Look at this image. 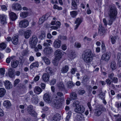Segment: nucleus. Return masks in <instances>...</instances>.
<instances>
[{"label":"nucleus","instance_id":"nucleus-1","mask_svg":"<svg viewBox=\"0 0 121 121\" xmlns=\"http://www.w3.org/2000/svg\"><path fill=\"white\" fill-rule=\"evenodd\" d=\"M117 8L114 6L110 5L109 7V9L108 12V14L109 18L108 22L107 23L106 19L104 18L103 19V21L104 25L107 26V24L109 25H111L116 18L117 15Z\"/></svg>","mask_w":121,"mask_h":121},{"label":"nucleus","instance_id":"nucleus-2","mask_svg":"<svg viewBox=\"0 0 121 121\" xmlns=\"http://www.w3.org/2000/svg\"><path fill=\"white\" fill-rule=\"evenodd\" d=\"M64 98H60L55 99L54 100L53 106L55 108L58 109L60 108L62 105V103L61 100H64Z\"/></svg>","mask_w":121,"mask_h":121},{"label":"nucleus","instance_id":"nucleus-3","mask_svg":"<svg viewBox=\"0 0 121 121\" xmlns=\"http://www.w3.org/2000/svg\"><path fill=\"white\" fill-rule=\"evenodd\" d=\"M29 42L31 48H33L35 47L38 42L37 36L35 35H33L32 38L30 39Z\"/></svg>","mask_w":121,"mask_h":121},{"label":"nucleus","instance_id":"nucleus-4","mask_svg":"<svg viewBox=\"0 0 121 121\" xmlns=\"http://www.w3.org/2000/svg\"><path fill=\"white\" fill-rule=\"evenodd\" d=\"M85 108L83 105L82 104L79 105L74 109V111L76 112L79 113H82L85 111Z\"/></svg>","mask_w":121,"mask_h":121},{"label":"nucleus","instance_id":"nucleus-5","mask_svg":"<svg viewBox=\"0 0 121 121\" xmlns=\"http://www.w3.org/2000/svg\"><path fill=\"white\" fill-rule=\"evenodd\" d=\"M29 24L28 21L26 19H24L19 22V26L21 28H26L28 26Z\"/></svg>","mask_w":121,"mask_h":121},{"label":"nucleus","instance_id":"nucleus-6","mask_svg":"<svg viewBox=\"0 0 121 121\" xmlns=\"http://www.w3.org/2000/svg\"><path fill=\"white\" fill-rule=\"evenodd\" d=\"M62 51L59 49L56 50L54 52V54L55 55V59L58 60H59L62 57Z\"/></svg>","mask_w":121,"mask_h":121},{"label":"nucleus","instance_id":"nucleus-7","mask_svg":"<svg viewBox=\"0 0 121 121\" xmlns=\"http://www.w3.org/2000/svg\"><path fill=\"white\" fill-rule=\"evenodd\" d=\"M53 52L52 48L49 46H47L43 50V52L44 54L48 55L51 54Z\"/></svg>","mask_w":121,"mask_h":121},{"label":"nucleus","instance_id":"nucleus-8","mask_svg":"<svg viewBox=\"0 0 121 121\" xmlns=\"http://www.w3.org/2000/svg\"><path fill=\"white\" fill-rule=\"evenodd\" d=\"M27 110L28 112L31 115L34 117L36 116V112L34 110L33 107L32 106H29L27 108Z\"/></svg>","mask_w":121,"mask_h":121},{"label":"nucleus","instance_id":"nucleus-9","mask_svg":"<svg viewBox=\"0 0 121 121\" xmlns=\"http://www.w3.org/2000/svg\"><path fill=\"white\" fill-rule=\"evenodd\" d=\"M110 56V53L109 52H106L102 55L101 59L102 60L108 61L109 60Z\"/></svg>","mask_w":121,"mask_h":121},{"label":"nucleus","instance_id":"nucleus-10","mask_svg":"<svg viewBox=\"0 0 121 121\" xmlns=\"http://www.w3.org/2000/svg\"><path fill=\"white\" fill-rule=\"evenodd\" d=\"M11 7L13 9L16 11H20L22 9L20 4L18 3L13 4Z\"/></svg>","mask_w":121,"mask_h":121},{"label":"nucleus","instance_id":"nucleus-11","mask_svg":"<svg viewBox=\"0 0 121 121\" xmlns=\"http://www.w3.org/2000/svg\"><path fill=\"white\" fill-rule=\"evenodd\" d=\"M62 42L61 41L58 39H56L54 41L53 43V46L56 48H59L61 45Z\"/></svg>","mask_w":121,"mask_h":121},{"label":"nucleus","instance_id":"nucleus-12","mask_svg":"<svg viewBox=\"0 0 121 121\" xmlns=\"http://www.w3.org/2000/svg\"><path fill=\"white\" fill-rule=\"evenodd\" d=\"M103 111L102 108L99 107L95 110V114L96 116H99L101 114Z\"/></svg>","mask_w":121,"mask_h":121},{"label":"nucleus","instance_id":"nucleus-13","mask_svg":"<svg viewBox=\"0 0 121 121\" xmlns=\"http://www.w3.org/2000/svg\"><path fill=\"white\" fill-rule=\"evenodd\" d=\"M43 98L44 100L46 102L49 103H51V96L49 94L46 93L44 94Z\"/></svg>","mask_w":121,"mask_h":121},{"label":"nucleus","instance_id":"nucleus-14","mask_svg":"<svg viewBox=\"0 0 121 121\" xmlns=\"http://www.w3.org/2000/svg\"><path fill=\"white\" fill-rule=\"evenodd\" d=\"M105 30L104 28L102 26L101 24H100L99 25V27L98 29V33L101 36L103 35L105 33Z\"/></svg>","mask_w":121,"mask_h":121},{"label":"nucleus","instance_id":"nucleus-15","mask_svg":"<svg viewBox=\"0 0 121 121\" xmlns=\"http://www.w3.org/2000/svg\"><path fill=\"white\" fill-rule=\"evenodd\" d=\"M6 17H7L6 15L0 14V22L1 24H4L7 23Z\"/></svg>","mask_w":121,"mask_h":121},{"label":"nucleus","instance_id":"nucleus-16","mask_svg":"<svg viewBox=\"0 0 121 121\" xmlns=\"http://www.w3.org/2000/svg\"><path fill=\"white\" fill-rule=\"evenodd\" d=\"M9 15L10 19L12 21L15 20L17 18L16 14L14 12H11L9 13Z\"/></svg>","mask_w":121,"mask_h":121},{"label":"nucleus","instance_id":"nucleus-17","mask_svg":"<svg viewBox=\"0 0 121 121\" xmlns=\"http://www.w3.org/2000/svg\"><path fill=\"white\" fill-rule=\"evenodd\" d=\"M70 99L71 100H76L77 99V95L75 92H72L69 95Z\"/></svg>","mask_w":121,"mask_h":121},{"label":"nucleus","instance_id":"nucleus-18","mask_svg":"<svg viewBox=\"0 0 121 121\" xmlns=\"http://www.w3.org/2000/svg\"><path fill=\"white\" fill-rule=\"evenodd\" d=\"M5 86L6 89H10L12 87V85L10 82L8 80L5 81L4 82Z\"/></svg>","mask_w":121,"mask_h":121},{"label":"nucleus","instance_id":"nucleus-19","mask_svg":"<svg viewBox=\"0 0 121 121\" xmlns=\"http://www.w3.org/2000/svg\"><path fill=\"white\" fill-rule=\"evenodd\" d=\"M14 69L12 68H9L8 70V74L9 77L11 78L13 77L14 76Z\"/></svg>","mask_w":121,"mask_h":121},{"label":"nucleus","instance_id":"nucleus-20","mask_svg":"<svg viewBox=\"0 0 121 121\" xmlns=\"http://www.w3.org/2000/svg\"><path fill=\"white\" fill-rule=\"evenodd\" d=\"M18 61L16 60H12L11 62V67L13 68H16L18 66Z\"/></svg>","mask_w":121,"mask_h":121},{"label":"nucleus","instance_id":"nucleus-21","mask_svg":"<svg viewBox=\"0 0 121 121\" xmlns=\"http://www.w3.org/2000/svg\"><path fill=\"white\" fill-rule=\"evenodd\" d=\"M118 36L116 35L115 36H113L111 35L110 36L109 39L112 44H114L116 42V40L117 39Z\"/></svg>","mask_w":121,"mask_h":121},{"label":"nucleus","instance_id":"nucleus-22","mask_svg":"<svg viewBox=\"0 0 121 121\" xmlns=\"http://www.w3.org/2000/svg\"><path fill=\"white\" fill-rule=\"evenodd\" d=\"M49 75L47 73L44 74L42 76L43 80L45 82H48L49 80Z\"/></svg>","mask_w":121,"mask_h":121},{"label":"nucleus","instance_id":"nucleus-23","mask_svg":"<svg viewBox=\"0 0 121 121\" xmlns=\"http://www.w3.org/2000/svg\"><path fill=\"white\" fill-rule=\"evenodd\" d=\"M61 118V115L59 113L56 114L53 118V121H59Z\"/></svg>","mask_w":121,"mask_h":121},{"label":"nucleus","instance_id":"nucleus-24","mask_svg":"<svg viewBox=\"0 0 121 121\" xmlns=\"http://www.w3.org/2000/svg\"><path fill=\"white\" fill-rule=\"evenodd\" d=\"M11 40L12 43L15 45H16L18 43V39L17 36L13 37Z\"/></svg>","mask_w":121,"mask_h":121},{"label":"nucleus","instance_id":"nucleus-25","mask_svg":"<svg viewBox=\"0 0 121 121\" xmlns=\"http://www.w3.org/2000/svg\"><path fill=\"white\" fill-rule=\"evenodd\" d=\"M42 91L41 88L39 86H36L34 88V91L35 92L38 94H40Z\"/></svg>","mask_w":121,"mask_h":121},{"label":"nucleus","instance_id":"nucleus-26","mask_svg":"<svg viewBox=\"0 0 121 121\" xmlns=\"http://www.w3.org/2000/svg\"><path fill=\"white\" fill-rule=\"evenodd\" d=\"M75 85V83L71 81H68L67 83V87L70 89H71Z\"/></svg>","mask_w":121,"mask_h":121},{"label":"nucleus","instance_id":"nucleus-27","mask_svg":"<svg viewBox=\"0 0 121 121\" xmlns=\"http://www.w3.org/2000/svg\"><path fill=\"white\" fill-rule=\"evenodd\" d=\"M4 106L7 108H9L11 106V104L9 100H6L3 103Z\"/></svg>","mask_w":121,"mask_h":121},{"label":"nucleus","instance_id":"nucleus-28","mask_svg":"<svg viewBox=\"0 0 121 121\" xmlns=\"http://www.w3.org/2000/svg\"><path fill=\"white\" fill-rule=\"evenodd\" d=\"M72 8L73 10H76L77 9V4L75 0H71Z\"/></svg>","mask_w":121,"mask_h":121},{"label":"nucleus","instance_id":"nucleus-29","mask_svg":"<svg viewBox=\"0 0 121 121\" xmlns=\"http://www.w3.org/2000/svg\"><path fill=\"white\" fill-rule=\"evenodd\" d=\"M31 32L30 30H27L25 33L24 35L25 38L26 39L29 38Z\"/></svg>","mask_w":121,"mask_h":121},{"label":"nucleus","instance_id":"nucleus-30","mask_svg":"<svg viewBox=\"0 0 121 121\" xmlns=\"http://www.w3.org/2000/svg\"><path fill=\"white\" fill-rule=\"evenodd\" d=\"M57 87L61 91L65 89V87L63 83L62 82L59 83L57 85Z\"/></svg>","mask_w":121,"mask_h":121},{"label":"nucleus","instance_id":"nucleus-31","mask_svg":"<svg viewBox=\"0 0 121 121\" xmlns=\"http://www.w3.org/2000/svg\"><path fill=\"white\" fill-rule=\"evenodd\" d=\"M69 67L68 65H66L63 67L61 70V73H66L69 70Z\"/></svg>","mask_w":121,"mask_h":121},{"label":"nucleus","instance_id":"nucleus-32","mask_svg":"<svg viewBox=\"0 0 121 121\" xmlns=\"http://www.w3.org/2000/svg\"><path fill=\"white\" fill-rule=\"evenodd\" d=\"M84 57L92 56L91 51L90 50H87L84 54Z\"/></svg>","mask_w":121,"mask_h":121},{"label":"nucleus","instance_id":"nucleus-33","mask_svg":"<svg viewBox=\"0 0 121 121\" xmlns=\"http://www.w3.org/2000/svg\"><path fill=\"white\" fill-rule=\"evenodd\" d=\"M47 19V18L46 17V15L43 16L39 19V24H42Z\"/></svg>","mask_w":121,"mask_h":121},{"label":"nucleus","instance_id":"nucleus-34","mask_svg":"<svg viewBox=\"0 0 121 121\" xmlns=\"http://www.w3.org/2000/svg\"><path fill=\"white\" fill-rule=\"evenodd\" d=\"M5 90L3 88H0V97H3L6 93Z\"/></svg>","mask_w":121,"mask_h":121},{"label":"nucleus","instance_id":"nucleus-35","mask_svg":"<svg viewBox=\"0 0 121 121\" xmlns=\"http://www.w3.org/2000/svg\"><path fill=\"white\" fill-rule=\"evenodd\" d=\"M70 15L71 17L73 18L75 17L78 14V12L77 11H73L70 12Z\"/></svg>","mask_w":121,"mask_h":121},{"label":"nucleus","instance_id":"nucleus-36","mask_svg":"<svg viewBox=\"0 0 121 121\" xmlns=\"http://www.w3.org/2000/svg\"><path fill=\"white\" fill-rule=\"evenodd\" d=\"M39 66V63L38 62H34L31 64L30 66V69H31L33 68L38 67Z\"/></svg>","mask_w":121,"mask_h":121},{"label":"nucleus","instance_id":"nucleus-37","mask_svg":"<svg viewBox=\"0 0 121 121\" xmlns=\"http://www.w3.org/2000/svg\"><path fill=\"white\" fill-rule=\"evenodd\" d=\"M117 57L118 62V64L120 66H121V54L120 53H117Z\"/></svg>","mask_w":121,"mask_h":121},{"label":"nucleus","instance_id":"nucleus-38","mask_svg":"<svg viewBox=\"0 0 121 121\" xmlns=\"http://www.w3.org/2000/svg\"><path fill=\"white\" fill-rule=\"evenodd\" d=\"M42 58L43 60L46 64L49 65L50 64V60L47 57H43Z\"/></svg>","mask_w":121,"mask_h":121},{"label":"nucleus","instance_id":"nucleus-39","mask_svg":"<svg viewBox=\"0 0 121 121\" xmlns=\"http://www.w3.org/2000/svg\"><path fill=\"white\" fill-rule=\"evenodd\" d=\"M116 62L114 61H112L111 62V67L112 70H113L116 69Z\"/></svg>","mask_w":121,"mask_h":121},{"label":"nucleus","instance_id":"nucleus-40","mask_svg":"<svg viewBox=\"0 0 121 121\" xmlns=\"http://www.w3.org/2000/svg\"><path fill=\"white\" fill-rule=\"evenodd\" d=\"M28 14V13L26 12H22L20 13V15L21 17L24 18L26 17Z\"/></svg>","mask_w":121,"mask_h":121},{"label":"nucleus","instance_id":"nucleus-41","mask_svg":"<svg viewBox=\"0 0 121 121\" xmlns=\"http://www.w3.org/2000/svg\"><path fill=\"white\" fill-rule=\"evenodd\" d=\"M82 18L78 17L76 18L75 22V24H80L82 22Z\"/></svg>","mask_w":121,"mask_h":121},{"label":"nucleus","instance_id":"nucleus-42","mask_svg":"<svg viewBox=\"0 0 121 121\" xmlns=\"http://www.w3.org/2000/svg\"><path fill=\"white\" fill-rule=\"evenodd\" d=\"M69 57L71 59L75 58L76 56V55L74 52H72L69 55Z\"/></svg>","mask_w":121,"mask_h":121},{"label":"nucleus","instance_id":"nucleus-43","mask_svg":"<svg viewBox=\"0 0 121 121\" xmlns=\"http://www.w3.org/2000/svg\"><path fill=\"white\" fill-rule=\"evenodd\" d=\"M31 100L32 102L35 104L37 103L38 102V100L37 98L35 97V95L33 96V97L32 98Z\"/></svg>","mask_w":121,"mask_h":121},{"label":"nucleus","instance_id":"nucleus-44","mask_svg":"<svg viewBox=\"0 0 121 121\" xmlns=\"http://www.w3.org/2000/svg\"><path fill=\"white\" fill-rule=\"evenodd\" d=\"M92 57V56L84 57V60L86 63L90 62L91 60Z\"/></svg>","mask_w":121,"mask_h":121},{"label":"nucleus","instance_id":"nucleus-45","mask_svg":"<svg viewBox=\"0 0 121 121\" xmlns=\"http://www.w3.org/2000/svg\"><path fill=\"white\" fill-rule=\"evenodd\" d=\"M46 71L48 73H51L53 71L52 68L49 66L46 67Z\"/></svg>","mask_w":121,"mask_h":121},{"label":"nucleus","instance_id":"nucleus-46","mask_svg":"<svg viewBox=\"0 0 121 121\" xmlns=\"http://www.w3.org/2000/svg\"><path fill=\"white\" fill-rule=\"evenodd\" d=\"M6 47V44L4 43H3L0 44V50H2L5 49Z\"/></svg>","mask_w":121,"mask_h":121},{"label":"nucleus","instance_id":"nucleus-47","mask_svg":"<svg viewBox=\"0 0 121 121\" xmlns=\"http://www.w3.org/2000/svg\"><path fill=\"white\" fill-rule=\"evenodd\" d=\"M88 77L86 75H85L83 77L82 79V81L83 82H87L89 80Z\"/></svg>","mask_w":121,"mask_h":121},{"label":"nucleus","instance_id":"nucleus-48","mask_svg":"<svg viewBox=\"0 0 121 121\" xmlns=\"http://www.w3.org/2000/svg\"><path fill=\"white\" fill-rule=\"evenodd\" d=\"M67 115L66 118V121H69L71 115V112L70 111H69L67 113Z\"/></svg>","mask_w":121,"mask_h":121},{"label":"nucleus","instance_id":"nucleus-49","mask_svg":"<svg viewBox=\"0 0 121 121\" xmlns=\"http://www.w3.org/2000/svg\"><path fill=\"white\" fill-rule=\"evenodd\" d=\"M53 8L54 9H57L59 10H61L62 9V8L61 7H59L56 4L54 5Z\"/></svg>","mask_w":121,"mask_h":121},{"label":"nucleus","instance_id":"nucleus-50","mask_svg":"<svg viewBox=\"0 0 121 121\" xmlns=\"http://www.w3.org/2000/svg\"><path fill=\"white\" fill-rule=\"evenodd\" d=\"M99 95V98L102 99H104L105 98V94L101 92L100 93Z\"/></svg>","mask_w":121,"mask_h":121},{"label":"nucleus","instance_id":"nucleus-51","mask_svg":"<svg viewBox=\"0 0 121 121\" xmlns=\"http://www.w3.org/2000/svg\"><path fill=\"white\" fill-rule=\"evenodd\" d=\"M46 36L45 33L43 31H42L41 33V34L39 36L40 38L42 39L44 38Z\"/></svg>","mask_w":121,"mask_h":121},{"label":"nucleus","instance_id":"nucleus-52","mask_svg":"<svg viewBox=\"0 0 121 121\" xmlns=\"http://www.w3.org/2000/svg\"><path fill=\"white\" fill-rule=\"evenodd\" d=\"M79 102L78 101H75L73 103V106L74 107H76L79 105Z\"/></svg>","mask_w":121,"mask_h":121},{"label":"nucleus","instance_id":"nucleus-53","mask_svg":"<svg viewBox=\"0 0 121 121\" xmlns=\"http://www.w3.org/2000/svg\"><path fill=\"white\" fill-rule=\"evenodd\" d=\"M58 38L63 40H66L67 39V38L65 36L60 35L59 36Z\"/></svg>","mask_w":121,"mask_h":121},{"label":"nucleus","instance_id":"nucleus-54","mask_svg":"<svg viewBox=\"0 0 121 121\" xmlns=\"http://www.w3.org/2000/svg\"><path fill=\"white\" fill-rule=\"evenodd\" d=\"M5 71V69L4 68H2L0 69V75L2 76L4 74Z\"/></svg>","mask_w":121,"mask_h":121},{"label":"nucleus","instance_id":"nucleus-55","mask_svg":"<svg viewBox=\"0 0 121 121\" xmlns=\"http://www.w3.org/2000/svg\"><path fill=\"white\" fill-rule=\"evenodd\" d=\"M20 82V80L18 79H16L14 81V86H15Z\"/></svg>","mask_w":121,"mask_h":121},{"label":"nucleus","instance_id":"nucleus-56","mask_svg":"<svg viewBox=\"0 0 121 121\" xmlns=\"http://www.w3.org/2000/svg\"><path fill=\"white\" fill-rule=\"evenodd\" d=\"M1 8L2 11H6L7 10V8L6 5H2Z\"/></svg>","mask_w":121,"mask_h":121},{"label":"nucleus","instance_id":"nucleus-57","mask_svg":"<svg viewBox=\"0 0 121 121\" xmlns=\"http://www.w3.org/2000/svg\"><path fill=\"white\" fill-rule=\"evenodd\" d=\"M101 47L102 49L104 50V51L105 50V47L104 41H103L102 42Z\"/></svg>","mask_w":121,"mask_h":121},{"label":"nucleus","instance_id":"nucleus-58","mask_svg":"<svg viewBox=\"0 0 121 121\" xmlns=\"http://www.w3.org/2000/svg\"><path fill=\"white\" fill-rule=\"evenodd\" d=\"M85 92V91L84 90H79L78 91V93L80 95H82Z\"/></svg>","mask_w":121,"mask_h":121},{"label":"nucleus","instance_id":"nucleus-59","mask_svg":"<svg viewBox=\"0 0 121 121\" xmlns=\"http://www.w3.org/2000/svg\"><path fill=\"white\" fill-rule=\"evenodd\" d=\"M114 74L113 72H111L108 74V77L110 79H112L114 76Z\"/></svg>","mask_w":121,"mask_h":121},{"label":"nucleus","instance_id":"nucleus-60","mask_svg":"<svg viewBox=\"0 0 121 121\" xmlns=\"http://www.w3.org/2000/svg\"><path fill=\"white\" fill-rule=\"evenodd\" d=\"M75 46L77 48H80L81 47V45L79 43L76 42L75 43Z\"/></svg>","mask_w":121,"mask_h":121},{"label":"nucleus","instance_id":"nucleus-61","mask_svg":"<svg viewBox=\"0 0 121 121\" xmlns=\"http://www.w3.org/2000/svg\"><path fill=\"white\" fill-rule=\"evenodd\" d=\"M56 82V80L55 79H53L50 83V84L51 85H53L55 84Z\"/></svg>","mask_w":121,"mask_h":121},{"label":"nucleus","instance_id":"nucleus-62","mask_svg":"<svg viewBox=\"0 0 121 121\" xmlns=\"http://www.w3.org/2000/svg\"><path fill=\"white\" fill-rule=\"evenodd\" d=\"M39 76L38 75H37L34 78V80L35 82L39 80Z\"/></svg>","mask_w":121,"mask_h":121},{"label":"nucleus","instance_id":"nucleus-63","mask_svg":"<svg viewBox=\"0 0 121 121\" xmlns=\"http://www.w3.org/2000/svg\"><path fill=\"white\" fill-rule=\"evenodd\" d=\"M112 79V81L115 83H117L118 82V79L117 77H113Z\"/></svg>","mask_w":121,"mask_h":121},{"label":"nucleus","instance_id":"nucleus-64","mask_svg":"<svg viewBox=\"0 0 121 121\" xmlns=\"http://www.w3.org/2000/svg\"><path fill=\"white\" fill-rule=\"evenodd\" d=\"M56 94L57 96L59 97H61L63 95V93L60 92H57Z\"/></svg>","mask_w":121,"mask_h":121}]
</instances>
